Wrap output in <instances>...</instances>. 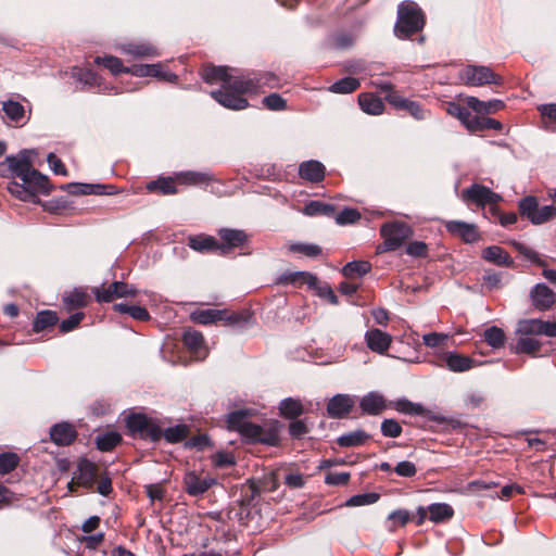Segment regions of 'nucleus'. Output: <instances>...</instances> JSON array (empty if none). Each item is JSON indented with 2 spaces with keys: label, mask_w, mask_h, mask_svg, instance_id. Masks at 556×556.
I'll return each mask as SVG.
<instances>
[{
  "label": "nucleus",
  "mask_w": 556,
  "mask_h": 556,
  "mask_svg": "<svg viewBox=\"0 0 556 556\" xmlns=\"http://www.w3.org/2000/svg\"><path fill=\"white\" fill-rule=\"evenodd\" d=\"M369 435L363 430L352 431L345 434L340 435L337 439V443L341 447H352L359 446L364 444Z\"/></svg>",
  "instance_id": "39"
},
{
  "label": "nucleus",
  "mask_w": 556,
  "mask_h": 556,
  "mask_svg": "<svg viewBox=\"0 0 556 556\" xmlns=\"http://www.w3.org/2000/svg\"><path fill=\"white\" fill-rule=\"evenodd\" d=\"M122 440V437L114 431L105 432L97 437L96 444L98 450L109 452L114 448Z\"/></svg>",
  "instance_id": "46"
},
{
  "label": "nucleus",
  "mask_w": 556,
  "mask_h": 556,
  "mask_svg": "<svg viewBox=\"0 0 556 556\" xmlns=\"http://www.w3.org/2000/svg\"><path fill=\"white\" fill-rule=\"evenodd\" d=\"M18 465V457L14 453L0 454V473L5 475L11 472Z\"/></svg>",
  "instance_id": "56"
},
{
  "label": "nucleus",
  "mask_w": 556,
  "mask_h": 556,
  "mask_svg": "<svg viewBox=\"0 0 556 556\" xmlns=\"http://www.w3.org/2000/svg\"><path fill=\"white\" fill-rule=\"evenodd\" d=\"M2 110L5 114V116L11 119L12 122L18 123L24 117V106L13 100H8L2 103Z\"/></svg>",
  "instance_id": "49"
},
{
  "label": "nucleus",
  "mask_w": 556,
  "mask_h": 556,
  "mask_svg": "<svg viewBox=\"0 0 556 556\" xmlns=\"http://www.w3.org/2000/svg\"><path fill=\"white\" fill-rule=\"evenodd\" d=\"M379 494L375 492L362 493L351 496L345 505L349 507L365 506L375 504L379 500Z\"/></svg>",
  "instance_id": "52"
},
{
  "label": "nucleus",
  "mask_w": 556,
  "mask_h": 556,
  "mask_svg": "<svg viewBox=\"0 0 556 556\" xmlns=\"http://www.w3.org/2000/svg\"><path fill=\"white\" fill-rule=\"evenodd\" d=\"M317 277L308 271H287L280 275L278 283L292 285L301 287L306 285L309 288H316Z\"/></svg>",
  "instance_id": "21"
},
{
  "label": "nucleus",
  "mask_w": 556,
  "mask_h": 556,
  "mask_svg": "<svg viewBox=\"0 0 556 556\" xmlns=\"http://www.w3.org/2000/svg\"><path fill=\"white\" fill-rule=\"evenodd\" d=\"M354 400L349 394H336L327 404V414L331 418H343L350 414Z\"/></svg>",
  "instance_id": "17"
},
{
  "label": "nucleus",
  "mask_w": 556,
  "mask_h": 556,
  "mask_svg": "<svg viewBox=\"0 0 556 556\" xmlns=\"http://www.w3.org/2000/svg\"><path fill=\"white\" fill-rule=\"evenodd\" d=\"M361 86L357 78L348 76L343 77L328 87V90L332 93L346 94L355 91Z\"/></svg>",
  "instance_id": "36"
},
{
  "label": "nucleus",
  "mask_w": 556,
  "mask_h": 556,
  "mask_svg": "<svg viewBox=\"0 0 556 556\" xmlns=\"http://www.w3.org/2000/svg\"><path fill=\"white\" fill-rule=\"evenodd\" d=\"M217 235L222 241L218 247L222 254H226L237 248H242L248 242V235L242 229L220 228Z\"/></svg>",
  "instance_id": "12"
},
{
  "label": "nucleus",
  "mask_w": 556,
  "mask_h": 556,
  "mask_svg": "<svg viewBox=\"0 0 556 556\" xmlns=\"http://www.w3.org/2000/svg\"><path fill=\"white\" fill-rule=\"evenodd\" d=\"M380 235L384 239L383 250L394 251L413 235V230L403 222H391L381 226Z\"/></svg>",
  "instance_id": "7"
},
{
  "label": "nucleus",
  "mask_w": 556,
  "mask_h": 556,
  "mask_svg": "<svg viewBox=\"0 0 556 556\" xmlns=\"http://www.w3.org/2000/svg\"><path fill=\"white\" fill-rule=\"evenodd\" d=\"M445 228L448 232L462 238L467 243L476 242L479 239L478 230L473 224L450 220L445 224Z\"/></svg>",
  "instance_id": "20"
},
{
  "label": "nucleus",
  "mask_w": 556,
  "mask_h": 556,
  "mask_svg": "<svg viewBox=\"0 0 556 556\" xmlns=\"http://www.w3.org/2000/svg\"><path fill=\"white\" fill-rule=\"evenodd\" d=\"M85 314L81 312L75 313L71 315L68 318L64 319L60 324V331L63 333L70 332L78 327L80 321L84 319Z\"/></svg>",
  "instance_id": "62"
},
{
  "label": "nucleus",
  "mask_w": 556,
  "mask_h": 556,
  "mask_svg": "<svg viewBox=\"0 0 556 556\" xmlns=\"http://www.w3.org/2000/svg\"><path fill=\"white\" fill-rule=\"evenodd\" d=\"M147 189L151 192L159 191L162 194H175L177 192L175 181L170 177H161L152 180L147 184Z\"/></svg>",
  "instance_id": "42"
},
{
  "label": "nucleus",
  "mask_w": 556,
  "mask_h": 556,
  "mask_svg": "<svg viewBox=\"0 0 556 556\" xmlns=\"http://www.w3.org/2000/svg\"><path fill=\"white\" fill-rule=\"evenodd\" d=\"M263 104L270 111H282L287 108V101L278 93H270L263 99Z\"/></svg>",
  "instance_id": "58"
},
{
  "label": "nucleus",
  "mask_w": 556,
  "mask_h": 556,
  "mask_svg": "<svg viewBox=\"0 0 556 556\" xmlns=\"http://www.w3.org/2000/svg\"><path fill=\"white\" fill-rule=\"evenodd\" d=\"M303 213L307 216H330L334 213V206L320 201H311L304 206Z\"/></svg>",
  "instance_id": "45"
},
{
  "label": "nucleus",
  "mask_w": 556,
  "mask_h": 556,
  "mask_svg": "<svg viewBox=\"0 0 556 556\" xmlns=\"http://www.w3.org/2000/svg\"><path fill=\"white\" fill-rule=\"evenodd\" d=\"M184 344L190 350V352L198 357L204 349V338L200 331L186 330L182 337Z\"/></svg>",
  "instance_id": "32"
},
{
  "label": "nucleus",
  "mask_w": 556,
  "mask_h": 556,
  "mask_svg": "<svg viewBox=\"0 0 556 556\" xmlns=\"http://www.w3.org/2000/svg\"><path fill=\"white\" fill-rule=\"evenodd\" d=\"M462 79L466 85L482 86L486 84L501 85L503 78L492 72L488 66L468 65L462 72Z\"/></svg>",
  "instance_id": "10"
},
{
  "label": "nucleus",
  "mask_w": 556,
  "mask_h": 556,
  "mask_svg": "<svg viewBox=\"0 0 556 556\" xmlns=\"http://www.w3.org/2000/svg\"><path fill=\"white\" fill-rule=\"evenodd\" d=\"M280 414L289 419H295L303 414V405L300 400L287 397L279 404Z\"/></svg>",
  "instance_id": "34"
},
{
  "label": "nucleus",
  "mask_w": 556,
  "mask_h": 556,
  "mask_svg": "<svg viewBox=\"0 0 556 556\" xmlns=\"http://www.w3.org/2000/svg\"><path fill=\"white\" fill-rule=\"evenodd\" d=\"M34 150H22L18 155H9L0 164V175L2 177H15L23 180L33 169L31 155Z\"/></svg>",
  "instance_id": "5"
},
{
  "label": "nucleus",
  "mask_w": 556,
  "mask_h": 556,
  "mask_svg": "<svg viewBox=\"0 0 556 556\" xmlns=\"http://www.w3.org/2000/svg\"><path fill=\"white\" fill-rule=\"evenodd\" d=\"M530 296L534 307L540 311L549 309L556 301V293L545 283L535 285L530 292Z\"/></svg>",
  "instance_id": "18"
},
{
  "label": "nucleus",
  "mask_w": 556,
  "mask_h": 556,
  "mask_svg": "<svg viewBox=\"0 0 556 556\" xmlns=\"http://www.w3.org/2000/svg\"><path fill=\"white\" fill-rule=\"evenodd\" d=\"M67 309L85 307L88 304V295L83 289H74L63 296Z\"/></svg>",
  "instance_id": "35"
},
{
  "label": "nucleus",
  "mask_w": 556,
  "mask_h": 556,
  "mask_svg": "<svg viewBox=\"0 0 556 556\" xmlns=\"http://www.w3.org/2000/svg\"><path fill=\"white\" fill-rule=\"evenodd\" d=\"M97 475L98 469L93 463L87 458L79 459L73 479L68 483L70 490H73L74 484L90 488L93 484Z\"/></svg>",
  "instance_id": "14"
},
{
  "label": "nucleus",
  "mask_w": 556,
  "mask_h": 556,
  "mask_svg": "<svg viewBox=\"0 0 556 556\" xmlns=\"http://www.w3.org/2000/svg\"><path fill=\"white\" fill-rule=\"evenodd\" d=\"M113 309L121 314H128L136 320L147 321L150 319L149 312L139 305H128L126 303H116L113 305Z\"/></svg>",
  "instance_id": "33"
},
{
  "label": "nucleus",
  "mask_w": 556,
  "mask_h": 556,
  "mask_svg": "<svg viewBox=\"0 0 556 556\" xmlns=\"http://www.w3.org/2000/svg\"><path fill=\"white\" fill-rule=\"evenodd\" d=\"M429 519L434 523L450 520L454 516V509L446 503H433L428 506Z\"/></svg>",
  "instance_id": "30"
},
{
  "label": "nucleus",
  "mask_w": 556,
  "mask_h": 556,
  "mask_svg": "<svg viewBox=\"0 0 556 556\" xmlns=\"http://www.w3.org/2000/svg\"><path fill=\"white\" fill-rule=\"evenodd\" d=\"M73 76L90 87L100 86V77L91 70L75 67L73 70Z\"/></svg>",
  "instance_id": "51"
},
{
  "label": "nucleus",
  "mask_w": 556,
  "mask_h": 556,
  "mask_svg": "<svg viewBox=\"0 0 556 556\" xmlns=\"http://www.w3.org/2000/svg\"><path fill=\"white\" fill-rule=\"evenodd\" d=\"M7 189L12 195L22 201L38 203V194H49L52 187L46 175L33 168L29 175L22 180V184L10 181Z\"/></svg>",
  "instance_id": "3"
},
{
  "label": "nucleus",
  "mask_w": 556,
  "mask_h": 556,
  "mask_svg": "<svg viewBox=\"0 0 556 556\" xmlns=\"http://www.w3.org/2000/svg\"><path fill=\"white\" fill-rule=\"evenodd\" d=\"M189 434V427L185 424H179L174 427H168L164 431L162 430V437L168 443H178L185 440Z\"/></svg>",
  "instance_id": "41"
},
{
  "label": "nucleus",
  "mask_w": 556,
  "mask_h": 556,
  "mask_svg": "<svg viewBox=\"0 0 556 556\" xmlns=\"http://www.w3.org/2000/svg\"><path fill=\"white\" fill-rule=\"evenodd\" d=\"M251 318V315L249 312H240V313H229L226 309V315L223 321H226V324L236 327V328H243L249 324V320Z\"/></svg>",
  "instance_id": "53"
},
{
  "label": "nucleus",
  "mask_w": 556,
  "mask_h": 556,
  "mask_svg": "<svg viewBox=\"0 0 556 556\" xmlns=\"http://www.w3.org/2000/svg\"><path fill=\"white\" fill-rule=\"evenodd\" d=\"M381 432L387 438H397L402 433V427L394 419H384L381 422Z\"/></svg>",
  "instance_id": "59"
},
{
  "label": "nucleus",
  "mask_w": 556,
  "mask_h": 556,
  "mask_svg": "<svg viewBox=\"0 0 556 556\" xmlns=\"http://www.w3.org/2000/svg\"><path fill=\"white\" fill-rule=\"evenodd\" d=\"M150 77H155L160 80L176 83L178 76L172 72H167L163 70L162 63L151 64L150 67Z\"/></svg>",
  "instance_id": "55"
},
{
  "label": "nucleus",
  "mask_w": 556,
  "mask_h": 556,
  "mask_svg": "<svg viewBox=\"0 0 556 556\" xmlns=\"http://www.w3.org/2000/svg\"><path fill=\"white\" fill-rule=\"evenodd\" d=\"M448 339V334L442 332H430L422 336V342L428 348H438L443 345Z\"/></svg>",
  "instance_id": "61"
},
{
  "label": "nucleus",
  "mask_w": 556,
  "mask_h": 556,
  "mask_svg": "<svg viewBox=\"0 0 556 556\" xmlns=\"http://www.w3.org/2000/svg\"><path fill=\"white\" fill-rule=\"evenodd\" d=\"M94 62L97 64H102L114 75H117L119 73H126L127 66H124L122 61L116 56H113V55L103 56V58L97 56L94 59Z\"/></svg>",
  "instance_id": "50"
},
{
  "label": "nucleus",
  "mask_w": 556,
  "mask_h": 556,
  "mask_svg": "<svg viewBox=\"0 0 556 556\" xmlns=\"http://www.w3.org/2000/svg\"><path fill=\"white\" fill-rule=\"evenodd\" d=\"M425 17L421 9L413 1H403L397 9V20L394 34L400 39H405L422 29Z\"/></svg>",
  "instance_id": "4"
},
{
  "label": "nucleus",
  "mask_w": 556,
  "mask_h": 556,
  "mask_svg": "<svg viewBox=\"0 0 556 556\" xmlns=\"http://www.w3.org/2000/svg\"><path fill=\"white\" fill-rule=\"evenodd\" d=\"M225 315L226 309L205 308L192 312L190 318L197 324L210 325L216 321H222Z\"/></svg>",
  "instance_id": "27"
},
{
  "label": "nucleus",
  "mask_w": 556,
  "mask_h": 556,
  "mask_svg": "<svg viewBox=\"0 0 556 556\" xmlns=\"http://www.w3.org/2000/svg\"><path fill=\"white\" fill-rule=\"evenodd\" d=\"M482 257L486 262L498 265V266L510 267L514 264V260L510 257V255L503 248H501L498 245L486 247L482 251Z\"/></svg>",
  "instance_id": "25"
},
{
  "label": "nucleus",
  "mask_w": 556,
  "mask_h": 556,
  "mask_svg": "<svg viewBox=\"0 0 556 556\" xmlns=\"http://www.w3.org/2000/svg\"><path fill=\"white\" fill-rule=\"evenodd\" d=\"M445 363L447 368L455 372L469 370L473 366V361L470 357L457 353H448Z\"/></svg>",
  "instance_id": "31"
},
{
  "label": "nucleus",
  "mask_w": 556,
  "mask_h": 556,
  "mask_svg": "<svg viewBox=\"0 0 556 556\" xmlns=\"http://www.w3.org/2000/svg\"><path fill=\"white\" fill-rule=\"evenodd\" d=\"M395 409L407 415H426L427 409L420 403L410 402L407 399H400L395 402Z\"/></svg>",
  "instance_id": "44"
},
{
  "label": "nucleus",
  "mask_w": 556,
  "mask_h": 556,
  "mask_svg": "<svg viewBox=\"0 0 556 556\" xmlns=\"http://www.w3.org/2000/svg\"><path fill=\"white\" fill-rule=\"evenodd\" d=\"M483 337L485 342L493 349H500L505 343V333L501 328L496 326L486 328L484 330Z\"/></svg>",
  "instance_id": "48"
},
{
  "label": "nucleus",
  "mask_w": 556,
  "mask_h": 556,
  "mask_svg": "<svg viewBox=\"0 0 556 556\" xmlns=\"http://www.w3.org/2000/svg\"><path fill=\"white\" fill-rule=\"evenodd\" d=\"M367 348L378 354H386L392 343V336L378 329H369L365 332Z\"/></svg>",
  "instance_id": "15"
},
{
  "label": "nucleus",
  "mask_w": 556,
  "mask_h": 556,
  "mask_svg": "<svg viewBox=\"0 0 556 556\" xmlns=\"http://www.w3.org/2000/svg\"><path fill=\"white\" fill-rule=\"evenodd\" d=\"M249 412L245 409L235 410L227 416L229 430L238 431L242 437L266 445L276 446L279 443V434L275 428L265 429L248 420Z\"/></svg>",
  "instance_id": "2"
},
{
  "label": "nucleus",
  "mask_w": 556,
  "mask_h": 556,
  "mask_svg": "<svg viewBox=\"0 0 556 556\" xmlns=\"http://www.w3.org/2000/svg\"><path fill=\"white\" fill-rule=\"evenodd\" d=\"M326 168L323 163L316 160L302 162L299 166V175L301 178L317 184L325 177Z\"/></svg>",
  "instance_id": "22"
},
{
  "label": "nucleus",
  "mask_w": 556,
  "mask_h": 556,
  "mask_svg": "<svg viewBox=\"0 0 556 556\" xmlns=\"http://www.w3.org/2000/svg\"><path fill=\"white\" fill-rule=\"evenodd\" d=\"M58 315L53 311H41L37 313L36 318L33 324V330L35 332H40L47 328L54 326L58 323Z\"/></svg>",
  "instance_id": "38"
},
{
  "label": "nucleus",
  "mask_w": 556,
  "mask_h": 556,
  "mask_svg": "<svg viewBox=\"0 0 556 556\" xmlns=\"http://www.w3.org/2000/svg\"><path fill=\"white\" fill-rule=\"evenodd\" d=\"M188 245L192 250L201 253L219 250V242L214 237L206 235H198L190 237L188 240Z\"/></svg>",
  "instance_id": "28"
},
{
  "label": "nucleus",
  "mask_w": 556,
  "mask_h": 556,
  "mask_svg": "<svg viewBox=\"0 0 556 556\" xmlns=\"http://www.w3.org/2000/svg\"><path fill=\"white\" fill-rule=\"evenodd\" d=\"M470 108H465L456 102H450L446 106V112L453 116L456 117L462 122L463 125H465L467 118H469V111Z\"/></svg>",
  "instance_id": "57"
},
{
  "label": "nucleus",
  "mask_w": 556,
  "mask_h": 556,
  "mask_svg": "<svg viewBox=\"0 0 556 556\" xmlns=\"http://www.w3.org/2000/svg\"><path fill=\"white\" fill-rule=\"evenodd\" d=\"M92 293L94 294L97 302L110 303L115 299L135 298L140 293V291L127 282L114 281L106 288L93 287Z\"/></svg>",
  "instance_id": "9"
},
{
  "label": "nucleus",
  "mask_w": 556,
  "mask_h": 556,
  "mask_svg": "<svg viewBox=\"0 0 556 556\" xmlns=\"http://www.w3.org/2000/svg\"><path fill=\"white\" fill-rule=\"evenodd\" d=\"M309 429L305 422V420L293 419L289 425V433L293 439H300L306 433H308Z\"/></svg>",
  "instance_id": "63"
},
{
  "label": "nucleus",
  "mask_w": 556,
  "mask_h": 556,
  "mask_svg": "<svg viewBox=\"0 0 556 556\" xmlns=\"http://www.w3.org/2000/svg\"><path fill=\"white\" fill-rule=\"evenodd\" d=\"M126 426L134 437L156 442L162 438V429L144 414H130L126 418Z\"/></svg>",
  "instance_id": "6"
},
{
  "label": "nucleus",
  "mask_w": 556,
  "mask_h": 556,
  "mask_svg": "<svg viewBox=\"0 0 556 556\" xmlns=\"http://www.w3.org/2000/svg\"><path fill=\"white\" fill-rule=\"evenodd\" d=\"M389 101L394 108L406 111L417 121L426 118V111L416 101L400 96L390 97Z\"/></svg>",
  "instance_id": "24"
},
{
  "label": "nucleus",
  "mask_w": 556,
  "mask_h": 556,
  "mask_svg": "<svg viewBox=\"0 0 556 556\" xmlns=\"http://www.w3.org/2000/svg\"><path fill=\"white\" fill-rule=\"evenodd\" d=\"M77 437L75 428L68 422L55 424L50 429V438L59 446H66L74 442Z\"/></svg>",
  "instance_id": "19"
},
{
  "label": "nucleus",
  "mask_w": 556,
  "mask_h": 556,
  "mask_svg": "<svg viewBox=\"0 0 556 556\" xmlns=\"http://www.w3.org/2000/svg\"><path fill=\"white\" fill-rule=\"evenodd\" d=\"M177 180L186 185L200 186L208 182L211 176L203 172L187 170L177 174Z\"/></svg>",
  "instance_id": "40"
},
{
  "label": "nucleus",
  "mask_w": 556,
  "mask_h": 556,
  "mask_svg": "<svg viewBox=\"0 0 556 556\" xmlns=\"http://www.w3.org/2000/svg\"><path fill=\"white\" fill-rule=\"evenodd\" d=\"M359 407L363 414L379 415L386 409V400L378 392H369L359 401Z\"/></svg>",
  "instance_id": "23"
},
{
  "label": "nucleus",
  "mask_w": 556,
  "mask_h": 556,
  "mask_svg": "<svg viewBox=\"0 0 556 556\" xmlns=\"http://www.w3.org/2000/svg\"><path fill=\"white\" fill-rule=\"evenodd\" d=\"M361 218V213L355 208L345 207L336 217L339 225H348L357 222Z\"/></svg>",
  "instance_id": "60"
},
{
  "label": "nucleus",
  "mask_w": 556,
  "mask_h": 556,
  "mask_svg": "<svg viewBox=\"0 0 556 556\" xmlns=\"http://www.w3.org/2000/svg\"><path fill=\"white\" fill-rule=\"evenodd\" d=\"M182 484L189 496L202 497L212 486L217 484V479L203 471L189 470L184 475Z\"/></svg>",
  "instance_id": "8"
},
{
  "label": "nucleus",
  "mask_w": 556,
  "mask_h": 556,
  "mask_svg": "<svg viewBox=\"0 0 556 556\" xmlns=\"http://www.w3.org/2000/svg\"><path fill=\"white\" fill-rule=\"evenodd\" d=\"M292 252H299L309 257H317L321 254V248L313 243H293L289 248Z\"/></svg>",
  "instance_id": "54"
},
{
  "label": "nucleus",
  "mask_w": 556,
  "mask_h": 556,
  "mask_svg": "<svg viewBox=\"0 0 556 556\" xmlns=\"http://www.w3.org/2000/svg\"><path fill=\"white\" fill-rule=\"evenodd\" d=\"M371 269V265L367 261H352L345 264L342 268L343 275L351 279L354 277H363Z\"/></svg>",
  "instance_id": "37"
},
{
  "label": "nucleus",
  "mask_w": 556,
  "mask_h": 556,
  "mask_svg": "<svg viewBox=\"0 0 556 556\" xmlns=\"http://www.w3.org/2000/svg\"><path fill=\"white\" fill-rule=\"evenodd\" d=\"M212 463L217 468H227L235 465V458L230 453L217 452L213 455Z\"/></svg>",
  "instance_id": "64"
},
{
  "label": "nucleus",
  "mask_w": 556,
  "mask_h": 556,
  "mask_svg": "<svg viewBox=\"0 0 556 556\" xmlns=\"http://www.w3.org/2000/svg\"><path fill=\"white\" fill-rule=\"evenodd\" d=\"M202 78L207 84H220V88L211 91V97L226 109L241 111L249 106L242 94H253L264 86L274 87L276 77L271 73L251 72L237 74L228 66H208L203 70Z\"/></svg>",
  "instance_id": "1"
},
{
  "label": "nucleus",
  "mask_w": 556,
  "mask_h": 556,
  "mask_svg": "<svg viewBox=\"0 0 556 556\" xmlns=\"http://www.w3.org/2000/svg\"><path fill=\"white\" fill-rule=\"evenodd\" d=\"M358 104L365 113L371 115H379L384 109L382 100L371 93H361L358 96Z\"/></svg>",
  "instance_id": "29"
},
{
  "label": "nucleus",
  "mask_w": 556,
  "mask_h": 556,
  "mask_svg": "<svg viewBox=\"0 0 556 556\" xmlns=\"http://www.w3.org/2000/svg\"><path fill=\"white\" fill-rule=\"evenodd\" d=\"M517 332L521 336L544 334L556 337V321L541 319H525L518 323Z\"/></svg>",
  "instance_id": "13"
},
{
  "label": "nucleus",
  "mask_w": 556,
  "mask_h": 556,
  "mask_svg": "<svg viewBox=\"0 0 556 556\" xmlns=\"http://www.w3.org/2000/svg\"><path fill=\"white\" fill-rule=\"evenodd\" d=\"M541 348V342L532 336H521L516 343V353L535 354Z\"/></svg>",
  "instance_id": "47"
},
{
  "label": "nucleus",
  "mask_w": 556,
  "mask_h": 556,
  "mask_svg": "<svg viewBox=\"0 0 556 556\" xmlns=\"http://www.w3.org/2000/svg\"><path fill=\"white\" fill-rule=\"evenodd\" d=\"M467 105L472 111H475L479 114L495 113L505 106V104L502 100L494 99V100H490V101H481L476 97H468Z\"/></svg>",
  "instance_id": "26"
},
{
  "label": "nucleus",
  "mask_w": 556,
  "mask_h": 556,
  "mask_svg": "<svg viewBox=\"0 0 556 556\" xmlns=\"http://www.w3.org/2000/svg\"><path fill=\"white\" fill-rule=\"evenodd\" d=\"M518 207L521 216L526 217L532 224H534V217H536L535 213L539 211V203L536 198L529 195L521 199L519 201Z\"/></svg>",
  "instance_id": "43"
},
{
  "label": "nucleus",
  "mask_w": 556,
  "mask_h": 556,
  "mask_svg": "<svg viewBox=\"0 0 556 556\" xmlns=\"http://www.w3.org/2000/svg\"><path fill=\"white\" fill-rule=\"evenodd\" d=\"M462 199L465 202L473 203L483 207L485 204H495L500 202L502 197L483 185L473 184L469 188L463 190Z\"/></svg>",
  "instance_id": "11"
},
{
  "label": "nucleus",
  "mask_w": 556,
  "mask_h": 556,
  "mask_svg": "<svg viewBox=\"0 0 556 556\" xmlns=\"http://www.w3.org/2000/svg\"><path fill=\"white\" fill-rule=\"evenodd\" d=\"M117 49L126 55L135 59L154 58L161 55L156 47L149 42H126L119 43Z\"/></svg>",
  "instance_id": "16"
}]
</instances>
